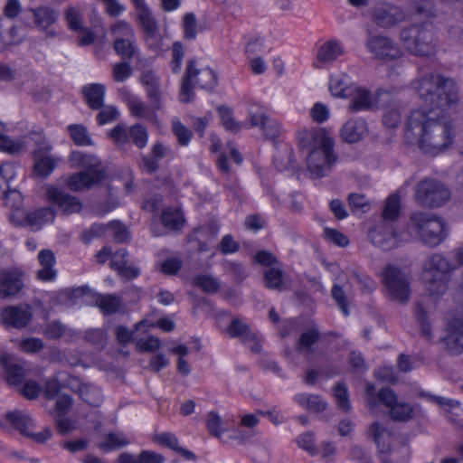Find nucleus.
Returning a JSON list of instances; mask_svg holds the SVG:
<instances>
[{
    "instance_id": "40",
    "label": "nucleus",
    "mask_w": 463,
    "mask_h": 463,
    "mask_svg": "<svg viewBox=\"0 0 463 463\" xmlns=\"http://www.w3.org/2000/svg\"><path fill=\"white\" fill-rule=\"evenodd\" d=\"M0 200L11 209H19L23 203L22 194L18 190H12L9 184L0 180Z\"/></svg>"
},
{
    "instance_id": "16",
    "label": "nucleus",
    "mask_w": 463,
    "mask_h": 463,
    "mask_svg": "<svg viewBox=\"0 0 463 463\" xmlns=\"http://www.w3.org/2000/svg\"><path fill=\"white\" fill-rule=\"evenodd\" d=\"M225 332L232 338H240L243 345H250L254 342L253 354L261 352V339L241 318L232 317Z\"/></svg>"
},
{
    "instance_id": "49",
    "label": "nucleus",
    "mask_w": 463,
    "mask_h": 463,
    "mask_svg": "<svg viewBox=\"0 0 463 463\" xmlns=\"http://www.w3.org/2000/svg\"><path fill=\"white\" fill-rule=\"evenodd\" d=\"M172 131L180 146H187L190 144L193 132L190 128L185 127L177 117L172 119Z\"/></svg>"
},
{
    "instance_id": "8",
    "label": "nucleus",
    "mask_w": 463,
    "mask_h": 463,
    "mask_svg": "<svg viewBox=\"0 0 463 463\" xmlns=\"http://www.w3.org/2000/svg\"><path fill=\"white\" fill-rule=\"evenodd\" d=\"M450 196L449 189L439 181L424 179L417 184L414 198L419 205L424 207H439Z\"/></svg>"
},
{
    "instance_id": "17",
    "label": "nucleus",
    "mask_w": 463,
    "mask_h": 463,
    "mask_svg": "<svg viewBox=\"0 0 463 463\" xmlns=\"http://www.w3.org/2000/svg\"><path fill=\"white\" fill-rule=\"evenodd\" d=\"M46 200L52 205L57 206L63 214L80 213L82 209V203L76 196L65 194L56 186H50L46 190Z\"/></svg>"
},
{
    "instance_id": "62",
    "label": "nucleus",
    "mask_w": 463,
    "mask_h": 463,
    "mask_svg": "<svg viewBox=\"0 0 463 463\" xmlns=\"http://www.w3.org/2000/svg\"><path fill=\"white\" fill-rule=\"evenodd\" d=\"M62 385L56 377L47 379L43 384V395L47 400H52L58 397L61 392Z\"/></svg>"
},
{
    "instance_id": "2",
    "label": "nucleus",
    "mask_w": 463,
    "mask_h": 463,
    "mask_svg": "<svg viewBox=\"0 0 463 463\" xmlns=\"http://www.w3.org/2000/svg\"><path fill=\"white\" fill-rule=\"evenodd\" d=\"M406 231L429 248L440 245L449 236V227L439 215L424 211L409 214Z\"/></svg>"
},
{
    "instance_id": "51",
    "label": "nucleus",
    "mask_w": 463,
    "mask_h": 463,
    "mask_svg": "<svg viewBox=\"0 0 463 463\" xmlns=\"http://www.w3.org/2000/svg\"><path fill=\"white\" fill-rule=\"evenodd\" d=\"M283 279L284 273L279 267H270L264 272V283L268 288L282 289Z\"/></svg>"
},
{
    "instance_id": "27",
    "label": "nucleus",
    "mask_w": 463,
    "mask_h": 463,
    "mask_svg": "<svg viewBox=\"0 0 463 463\" xmlns=\"http://www.w3.org/2000/svg\"><path fill=\"white\" fill-rule=\"evenodd\" d=\"M160 222L167 231L179 232L185 224V218L180 208L168 206L162 211Z\"/></svg>"
},
{
    "instance_id": "39",
    "label": "nucleus",
    "mask_w": 463,
    "mask_h": 463,
    "mask_svg": "<svg viewBox=\"0 0 463 463\" xmlns=\"http://www.w3.org/2000/svg\"><path fill=\"white\" fill-rule=\"evenodd\" d=\"M373 18L380 26L389 27L397 23L402 18V14L397 7L382 6L375 9Z\"/></svg>"
},
{
    "instance_id": "50",
    "label": "nucleus",
    "mask_w": 463,
    "mask_h": 463,
    "mask_svg": "<svg viewBox=\"0 0 463 463\" xmlns=\"http://www.w3.org/2000/svg\"><path fill=\"white\" fill-rule=\"evenodd\" d=\"M129 444V440L127 439L123 435H119L116 432H109L106 435L105 440L99 444V448L103 452H109Z\"/></svg>"
},
{
    "instance_id": "5",
    "label": "nucleus",
    "mask_w": 463,
    "mask_h": 463,
    "mask_svg": "<svg viewBox=\"0 0 463 463\" xmlns=\"http://www.w3.org/2000/svg\"><path fill=\"white\" fill-rule=\"evenodd\" d=\"M381 278L390 299L401 304L408 302L411 296V278L408 273L392 264H388L383 268Z\"/></svg>"
},
{
    "instance_id": "55",
    "label": "nucleus",
    "mask_w": 463,
    "mask_h": 463,
    "mask_svg": "<svg viewBox=\"0 0 463 463\" xmlns=\"http://www.w3.org/2000/svg\"><path fill=\"white\" fill-rule=\"evenodd\" d=\"M321 137H326L325 136H320L310 130H301L298 133V145L301 149H312L316 146H318V139Z\"/></svg>"
},
{
    "instance_id": "7",
    "label": "nucleus",
    "mask_w": 463,
    "mask_h": 463,
    "mask_svg": "<svg viewBox=\"0 0 463 463\" xmlns=\"http://www.w3.org/2000/svg\"><path fill=\"white\" fill-rule=\"evenodd\" d=\"M333 142L328 137L318 139V146L312 148L307 156V164L314 177L326 175L332 164L335 161L332 154Z\"/></svg>"
},
{
    "instance_id": "20",
    "label": "nucleus",
    "mask_w": 463,
    "mask_h": 463,
    "mask_svg": "<svg viewBox=\"0 0 463 463\" xmlns=\"http://www.w3.org/2000/svg\"><path fill=\"white\" fill-rule=\"evenodd\" d=\"M38 262L41 269L36 272V279L42 282H53L58 277V271L55 269L56 257L52 250L43 249L38 252Z\"/></svg>"
},
{
    "instance_id": "30",
    "label": "nucleus",
    "mask_w": 463,
    "mask_h": 463,
    "mask_svg": "<svg viewBox=\"0 0 463 463\" xmlns=\"http://www.w3.org/2000/svg\"><path fill=\"white\" fill-rule=\"evenodd\" d=\"M0 365L5 373V381L9 385L17 386L24 382L25 376L24 367L12 363L8 354L0 356Z\"/></svg>"
},
{
    "instance_id": "44",
    "label": "nucleus",
    "mask_w": 463,
    "mask_h": 463,
    "mask_svg": "<svg viewBox=\"0 0 463 463\" xmlns=\"http://www.w3.org/2000/svg\"><path fill=\"white\" fill-rule=\"evenodd\" d=\"M55 211L52 207H41L26 214V222L30 225H43L47 222H53Z\"/></svg>"
},
{
    "instance_id": "18",
    "label": "nucleus",
    "mask_w": 463,
    "mask_h": 463,
    "mask_svg": "<svg viewBox=\"0 0 463 463\" xmlns=\"http://www.w3.org/2000/svg\"><path fill=\"white\" fill-rule=\"evenodd\" d=\"M2 323L8 327L16 329L25 328L33 318V312L29 306H6L0 311Z\"/></svg>"
},
{
    "instance_id": "52",
    "label": "nucleus",
    "mask_w": 463,
    "mask_h": 463,
    "mask_svg": "<svg viewBox=\"0 0 463 463\" xmlns=\"http://www.w3.org/2000/svg\"><path fill=\"white\" fill-rule=\"evenodd\" d=\"M106 89H82L83 96L91 109L103 107Z\"/></svg>"
},
{
    "instance_id": "38",
    "label": "nucleus",
    "mask_w": 463,
    "mask_h": 463,
    "mask_svg": "<svg viewBox=\"0 0 463 463\" xmlns=\"http://www.w3.org/2000/svg\"><path fill=\"white\" fill-rule=\"evenodd\" d=\"M209 151L213 154H217L216 165L218 169L224 175L230 173V167L227 157L223 151V145L218 135L212 133L209 136Z\"/></svg>"
},
{
    "instance_id": "37",
    "label": "nucleus",
    "mask_w": 463,
    "mask_h": 463,
    "mask_svg": "<svg viewBox=\"0 0 463 463\" xmlns=\"http://www.w3.org/2000/svg\"><path fill=\"white\" fill-rule=\"evenodd\" d=\"M5 419L14 430L24 437H26L30 431V427L33 425V419L23 411H7L5 414Z\"/></svg>"
},
{
    "instance_id": "54",
    "label": "nucleus",
    "mask_w": 463,
    "mask_h": 463,
    "mask_svg": "<svg viewBox=\"0 0 463 463\" xmlns=\"http://www.w3.org/2000/svg\"><path fill=\"white\" fill-rule=\"evenodd\" d=\"M64 17L69 29L74 32L80 31L83 27L82 14L80 11L74 6H70L65 10Z\"/></svg>"
},
{
    "instance_id": "63",
    "label": "nucleus",
    "mask_w": 463,
    "mask_h": 463,
    "mask_svg": "<svg viewBox=\"0 0 463 463\" xmlns=\"http://www.w3.org/2000/svg\"><path fill=\"white\" fill-rule=\"evenodd\" d=\"M349 206L351 207L354 213L362 211L367 212L370 208L369 201L365 197V195L361 194H350L348 196Z\"/></svg>"
},
{
    "instance_id": "12",
    "label": "nucleus",
    "mask_w": 463,
    "mask_h": 463,
    "mask_svg": "<svg viewBox=\"0 0 463 463\" xmlns=\"http://www.w3.org/2000/svg\"><path fill=\"white\" fill-rule=\"evenodd\" d=\"M370 241L377 248L391 250L400 246L399 234L394 225L388 222H379L369 231Z\"/></svg>"
},
{
    "instance_id": "6",
    "label": "nucleus",
    "mask_w": 463,
    "mask_h": 463,
    "mask_svg": "<svg viewBox=\"0 0 463 463\" xmlns=\"http://www.w3.org/2000/svg\"><path fill=\"white\" fill-rule=\"evenodd\" d=\"M401 39L408 51L414 54L427 56L436 51L433 27L430 24L405 29L401 33Z\"/></svg>"
},
{
    "instance_id": "64",
    "label": "nucleus",
    "mask_w": 463,
    "mask_h": 463,
    "mask_svg": "<svg viewBox=\"0 0 463 463\" xmlns=\"http://www.w3.org/2000/svg\"><path fill=\"white\" fill-rule=\"evenodd\" d=\"M218 250L224 255L232 254L240 250V244L232 235H224L218 244Z\"/></svg>"
},
{
    "instance_id": "31",
    "label": "nucleus",
    "mask_w": 463,
    "mask_h": 463,
    "mask_svg": "<svg viewBox=\"0 0 463 463\" xmlns=\"http://www.w3.org/2000/svg\"><path fill=\"white\" fill-rule=\"evenodd\" d=\"M165 457L153 450L143 449L137 456L129 452H122L117 459L118 463H165Z\"/></svg>"
},
{
    "instance_id": "14",
    "label": "nucleus",
    "mask_w": 463,
    "mask_h": 463,
    "mask_svg": "<svg viewBox=\"0 0 463 463\" xmlns=\"http://www.w3.org/2000/svg\"><path fill=\"white\" fill-rule=\"evenodd\" d=\"M107 177V169L82 170L69 175L66 184L71 191L80 192L101 184Z\"/></svg>"
},
{
    "instance_id": "61",
    "label": "nucleus",
    "mask_w": 463,
    "mask_h": 463,
    "mask_svg": "<svg viewBox=\"0 0 463 463\" xmlns=\"http://www.w3.org/2000/svg\"><path fill=\"white\" fill-rule=\"evenodd\" d=\"M182 27L184 39L192 40L196 37V18L194 13H186L184 15Z\"/></svg>"
},
{
    "instance_id": "58",
    "label": "nucleus",
    "mask_w": 463,
    "mask_h": 463,
    "mask_svg": "<svg viewBox=\"0 0 463 463\" xmlns=\"http://www.w3.org/2000/svg\"><path fill=\"white\" fill-rule=\"evenodd\" d=\"M114 50L123 60L131 59L135 52V46L128 39H117L113 44Z\"/></svg>"
},
{
    "instance_id": "42",
    "label": "nucleus",
    "mask_w": 463,
    "mask_h": 463,
    "mask_svg": "<svg viewBox=\"0 0 463 463\" xmlns=\"http://www.w3.org/2000/svg\"><path fill=\"white\" fill-rule=\"evenodd\" d=\"M67 133L76 146H88L93 144L88 128L83 124L68 125Z\"/></svg>"
},
{
    "instance_id": "33",
    "label": "nucleus",
    "mask_w": 463,
    "mask_h": 463,
    "mask_svg": "<svg viewBox=\"0 0 463 463\" xmlns=\"http://www.w3.org/2000/svg\"><path fill=\"white\" fill-rule=\"evenodd\" d=\"M27 11L33 14L35 26L42 30H46L57 20L56 12L49 6L41 5Z\"/></svg>"
},
{
    "instance_id": "36",
    "label": "nucleus",
    "mask_w": 463,
    "mask_h": 463,
    "mask_svg": "<svg viewBox=\"0 0 463 463\" xmlns=\"http://www.w3.org/2000/svg\"><path fill=\"white\" fill-rule=\"evenodd\" d=\"M369 435L376 443L380 454H383L385 449H388L392 439L387 428L383 423L374 421L369 427Z\"/></svg>"
},
{
    "instance_id": "24",
    "label": "nucleus",
    "mask_w": 463,
    "mask_h": 463,
    "mask_svg": "<svg viewBox=\"0 0 463 463\" xmlns=\"http://www.w3.org/2000/svg\"><path fill=\"white\" fill-rule=\"evenodd\" d=\"M343 53L344 51L339 42L335 40L325 42L317 49L313 66L317 69L324 68L330 65Z\"/></svg>"
},
{
    "instance_id": "3",
    "label": "nucleus",
    "mask_w": 463,
    "mask_h": 463,
    "mask_svg": "<svg viewBox=\"0 0 463 463\" xmlns=\"http://www.w3.org/2000/svg\"><path fill=\"white\" fill-rule=\"evenodd\" d=\"M454 271L452 262L440 253H433L426 260L422 272V279L426 290L432 297H439L446 293L449 286V274Z\"/></svg>"
},
{
    "instance_id": "22",
    "label": "nucleus",
    "mask_w": 463,
    "mask_h": 463,
    "mask_svg": "<svg viewBox=\"0 0 463 463\" xmlns=\"http://www.w3.org/2000/svg\"><path fill=\"white\" fill-rule=\"evenodd\" d=\"M447 332L444 337L447 350L452 354H461L463 352V319H450L448 322Z\"/></svg>"
},
{
    "instance_id": "29",
    "label": "nucleus",
    "mask_w": 463,
    "mask_h": 463,
    "mask_svg": "<svg viewBox=\"0 0 463 463\" xmlns=\"http://www.w3.org/2000/svg\"><path fill=\"white\" fill-rule=\"evenodd\" d=\"M154 440L179 454L188 461H194L196 459V455L193 451L179 446L177 437L171 432H162L156 435Z\"/></svg>"
},
{
    "instance_id": "35",
    "label": "nucleus",
    "mask_w": 463,
    "mask_h": 463,
    "mask_svg": "<svg viewBox=\"0 0 463 463\" xmlns=\"http://www.w3.org/2000/svg\"><path fill=\"white\" fill-rule=\"evenodd\" d=\"M216 111L220 124L225 130L236 134L243 128L244 124L235 118L232 108L221 105L216 108Z\"/></svg>"
},
{
    "instance_id": "15",
    "label": "nucleus",
    "mask_w": 463,
    "mask_h": 463,
    "mask_svg": "<svg viewBox=\"0 0 463 463\" xmlns=\"http://www.w3.org/2000/svg\"><path fill=\"white\" fill-rule=\"evenodd\" d=\"M71 295L75 298L91 296L95 306H97L104 315L115 314L121 307V298L119 297L111 294L103 295L93 292L88 286L73 288Z\"/></svg>"
},
{
    "instance_id": "59",
    "label": "nucleus",
    "mask_w": 463,
    "mask_h": 463,
    "mask_svg": "<svg viewBox=\"0 0 463 463\" xmlns=\"http://www.w3.org/2000/svg\"><path fill=\"white\" fill-rule=\"evenodd\" d=\"M334 397L337 407L343 411H348L351 409L349 394L347 388L344 384H337L334 390Z\"/></svg>"
},
{
    "instance_id": "56",
    "label": "nucleus",
    "mask_w": 463,
    "mask_h": 463,
    "mask_svg": "<svg viewBox=\"0 0 463 463\" xmlns=\"http://www.w3.org/2000/svg\"><path fill=\"white\" fill-rule=\"evenodd\" d=\"M44 347V343L38 337H25L21 339L18 345L20 351L25 354H37Z\"/></svg>"
},
{
    "instance_id": "47",
    "label": "nucleus",
    "mask_w": 463,
    "mask_h": 463,
    "mask_svg": "<svg viewBox=\"0 0 463 463\" xmlns=\"http://www.w3.org/2000/svg\"><path fill=\"white\" fill-rule=\"evenodd\" d=\"M271 41L264 36H258L251 39L245 47L246 55H259L260 53L269 52L272 50Z\"/></svg>"
},
{
    "instance_id": "53",
    "label": "nucleus",
    "mask_w": 463,
    "mask_h": 463,
    "mask_svg": "<svg viewBox=\"0 0 463 463\" xmlns=\"http://www.w3.org/2000/svg\"><path fill=\"white\" fill-rule=\"evenodd\" d=\"M172 58L170 61V68L173 73H179L182 70L183 60L184 57V47L181 42L173 43L171 48Z\"/></svg>"
},
{
    "instance_id": "11",
    "label": "nucleus",
    "mask_w": 463,
    "mask_h": 463,
    "mask_svg": "<svg viewBox=\"0 0 463 463\" xmlns=\"http://www.w3.org/2000/svg\"><path fill=\"white\" fill-rule=\"evenodd\" d=\"M25 272L16 266L0 269V298H11L20 294L24 288Z\"/></svg>"
},
{
    "instance_id": "4",
    "label": "nucleus",
    "mask_w": 463,
    "mask_h": 463,
    "mask_svg": "<svg viewBox=\"0 0 463 463\" xmlns=\"http://www.w3.org/2000/svg\"><path fill=\"white\" fill-rule=\"evenodd\" d=\"M365 402L373 411L379 402L384 404L390 410L392 420L407 421L413 417V408L406 402H398L395 392L386 387L376 392L373 383H365Z\"/></svg>"
},
{
    "instance_id": "19",
    "label": "nucleus",
    "mask_w": 463,
    "mask_h": 463,
    "mask_svg": "<svg viewBox=\"0 0 463 463\" xmlns=\"http://www.w3.org/2000/svg\"><path fill=\"white\" fill-rule=\"evenodd\" d=\"M110 235L119 243L127 242L129 238V232L126 225L118 220H113L107 224H93L84 235H90V238L101 237L102 235Z\"/></svg>"
},
{
    "instance_id": "46",
    "label": "nucleus",
    "mask_w": 463,
    "mask_h": 463,
    "mask_svg": "<svg viewBox=\"0 0 463 463\" xmlns=\"http://www.w3.org/2000/svg\"><path fill=\"white\" fill-rule=\"evenodd\" d=\"M153 327H158L164 332H172L175 329V325L172 319L167 317H161L156 321V323L142 319L135 324L136 331H142V333H146Z\"/></svg>"
},
{
    "instance_id": "32",
    "label": "nucleus",
    "mask_w": 463,
    "mask_h": 463,
    "mask_svg": "<svg viewBox=\"0 0 463 463\" xmlns=\"http://www.w3.org/2000/svg\"><path fill=\"white\" fill-rule=\"evenodd\" d=\"M416 82L419 87H446L454 85L452 79L439 72L428 70H422L419 72Z\"/></svg>"
},
{
    "instance_id": "25",
    "label": "nucleus",
    "mask_w": 463,
    "mask_h": 463,
    "mask_svg": "<svg viewBox=\"0 0 463 463\" xmlns=\"http://www.w3.org/2000/svg\"><path fill=\"white\" fill-rule=\"evenodd\" d=\"M319 339L320 333L318 328L316 326H309L300 334L296 344V350L310 360L315 351L314 346Z\"/></svg>"
},
{
    "instance_id": "23",
    "label": "nucleus",
    "mask_w": 463,
    "mask_h": 463,
    "mask_svg": "<svg viewBox=\"0 0 463 463\" xmlns=\"http://www.w3.org/2000/svg\"><path fill=\"white\" fill-rule=\"evenodd\" d=\"M48 150L37 148L33 151V175L36 178H47L57 166V160L47 155Z\"/></svg>"
},
{
    "instance_id": "34",
    "label": "nucleus",
    "mask_w": 463,
    "mask_h": 463,
    "mask_svg": "<svg viewBox=\"0 0 463 463\" xmlns=\"http://www.w3.org/2000/svg\"><path fill=\"white\" fill-rule=\"evenodd\" d=\"M366 133V124L362 119L347 121L341 130V136L348 143H355L362 139Z\"/></svg>"
},
{
    "instance_id": "9",
    "label": "nucleus",
    "mask_w": 463,
    "mask_h": 463,
    "mask_svg": "<svg viewBox=\"0 0 463 463\" xmlns=\"http://www.w3.org/2000/svg\"><path fill=\"white\" fill-rule=\"evenodd\" d=\"M108 137L117 146H125L132 141L139 149L146 147L148 141L147 130L139 123H136L129 128L123 123H118L108 132Z\"/></svg>"
},
{
    "instance_id": "41",
    "label": "nucleus",
    "mask_w": 463,
    "mask_h": 463,
    "mask_svg": "<svg viewBox=\"0 0 463 463\" xmlns=\"http://www.w3.org/2000/svg\"><path fill=\"white\" fill-rule=\"evenodd\" d=\"M294 399L298 404L311 412H321L326 408V402L316 394L298 393Z\"/></svg>"
},
{
    "instance_id": "13",
    "label": "nucleus",
    "mask_w": 463,
    "mask_h": 463,
    "mask_svg": "<svg viewBox=\"0 0 463 463\" xmlns=\"http://www.w3.org/2000/svg\"><path fill=\"white\" fill-rule=\"evenodd\" d=\"M248 113L250 128H260L267 139L274 140L279 137L282 132L281 124L269 117L263 108L251 106Z\"/></svg>"
},
{
    "instance_id": "28",
    "label": "nucleus",
    "mask_w": 463,
    "mask_h": 463,
    "mask_svg": "<svg viewBox=\"0 0 463 463\" xmlns=\"http://www.w3.org/2000/svg\"><path fill=\"white\" fill-rule=\"evenodd\" d=\"M69 161L72 168H81L82 170L107 169L99 157L78 150L71 152Z\"/></svg>"
},
{
    "instance_id": "21",
    "label": "nucleus",
    "mask_w": 463,
    "mask_h": 463,
    "mask_svg": "<svg viewBox=\"0 0 463 463\" xmlns=\"http://www.w3.org/2000/svg\"><path fill=\"white\" fill-rule=\"evenodd\" d=\"M367 47L379 59H395L401 55L398 46L389 38L381 35L370 37Z\"/></svg>"
},
{
    "instance_id": "57",
    "label": "nucleus",
    "mask_w": 463,
    "mask_h": 463,
    "mask_svg": "<svg viewBox=\"0 0 463 463\" xmlns=\"http://www.w3.org/2000/svg\"><path fill=\"white\" fill-rule=\"evenodd\" d=\"M137 352L153 353L157 351L161 346V341L158 337L149 335L146 338H139L136 343Z\"/></svg>"
},
{
    "instance_id": "60",
    "label": "nucleus",
    "mask_w": 463,
    "mask_h": 463,
    "mask_svg": "<svg viewBox=\"0 0 463 463\" xmlns=\"http://www.w3.org/2000/svg\"><path fill=\"white\" fill-rule=\"evenodd\" d=\"M331 296L344 315L348 316V298L342 287L335 284L331 290Z\"/></svg>"
},
{
    "instance_id": "48",
    "label": "nucleus",
    "mask_w": 463,
    "mask_h": 463,
    "mask_svg": "<svg viewBox=\"0 0 463 463\" xmlns=\"http://www.w3.org/2000/svg\"><path fill=\"white\" fill-rule=\"evenodd\" d=\"M206 427L209 434L222 442H227V440L222 438L226 429L223 427L222 419L217 412L210 411L208 413Z\"/></svg>"
},
{
    "instance_id": "26",
    "label": "nucleus",
    "mask_w": 463,
    "mask_h": 463,
    "mask_svg": "<svg viewBox=\"0 0 463 463\" xmlns=\"http://www.w3.org/2000/svg\"><path fill=\"white\" fill-rule=\"evenodd\" d=\"M137 10V21L141 27L146 40L154 39L158 33V25L153 17L150 8L146 4L135 6Z\"/></svg>"
},
{
    "instance_id": "45",
    "label": "nucleus",
    "mask_w": 463,
    "mask_h": 463,
    "mask_svg": "<svg viewBox=\"0 0 463 463\" xmlns=\"http://www.w3.org/2000/svg\"><path fill=\"white\" fill-rule=\"evenodd\" d=\"M401 205L400 197L397 194H391L385 202L380 222L394 223L400 216Z\"/></svg>"
},
{
    "instance_id": "10",
    "label": "nucleus",
    "mask_w": 463,
    "mask_h": 463,
    "mask_svg": "<svg viewBox=\"0 0 463 463\" xmlns=\"http://www.w3.org/2000/svg\"><path fill=\"white\" fill-rule=\"evenodd\" d=\"M350 95L349 110L357 112L361 109H371L379 104H384L392 96L388 89H375L371 91L368 89H348Z\"/></svg>"
},
{
    "instance_id": "1",
    "label": "nucleus",
    "mask_w": 463,
    "mask_h": 463,
    "mask_svg": "<svg viewBox=\"0 0 463 463\" xmlns=\"http://www.w3.org/2000/svg\"><path fill=\"white\" fill-rule=\"evenodd\" d=\"M420 95L429 110H412L407 118L404 138L423 153L436 156L454 142L456 128L444 113L458 102L456 89H420Z\"/></svg>"
},
{
    "instance_id": "43",
    "label": "nucleus",
    "mask_w": 463,
    "mask_h": 463,
    "mask_svg": "<svg viewBox=\"0 0 463 463\" xmlns=\"http://www.w3.org/2000/svg\"><path fill=\"white\" fill-rule=\"evenodd\" d=\"M410 457V449L406 445L390 448L381 454L383 463H408Z\"/></svg>"
}]
</instances>
